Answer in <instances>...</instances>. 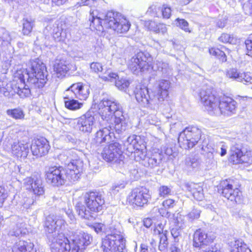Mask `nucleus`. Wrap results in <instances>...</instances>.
<instances>
[{"instance_id": "052dcab7", "label": "nucleus", "mask_w": 252, "mask_h": 252, "mask_svg": "<svg viewBox=\"0 0 252 252\" xmlns=\"http://www.w3.org/2000/svg\"><path fill=\"white\" fill-rule=\"evenodd\" d=\"M243 9L246 14H252V0H249L248 1L243 5Z\"/></svg>"}, {"instance_id": "680f3d73", "label": "nucleus", "mask_w": 252, "mask_h": 252, "mask_svg": "<svg viewBox=\"0 0 252 252\" xmlns=\"http://www.w3.org/2000/svg\"><path fill=\"white\" fill-rule=\"evenodd\" d=\"M0 38L3 41L6 42L7 43H10L12 39L10 33L6 31H4L2 32V34L0 36Z\"/></svg>"}, {"instance_id": "338daca9", "label": "nucleus", "mask_w": 252, "mask_h": 252, "mask_svg": "<svg viewBox=\"0 0 252 252\" xmlns=\"http://www.w3.org/2000/svg\"><path fill=\"white\" fill-rule=\"evenodd\" d=\"M227 20L226 17L219 19L216 22V26L219 28H224L226 24Z\"/></svg>"}, {"instance_id": "c03bdc74", "label": "nucleus", "mask_w": 252, "mask_h": 252, "mask_svg": "<svg viewBox=\"0 0 252 252\" xmlns=\"http://www.w3.org/2000/svg\"><path fill=\"white\" fill-rule=\"evenodd\" d=\"M171 189L166 186H162L158 189L159 195L165 197L171 194Z\"/></svg>"}, {"instance_id": "f257e3e1", "label": "nucleus", "mask_w": 252, "mask_h": 252, "mask_svg": "<svg viewBox=\"0 0 252 252\" xmlns=\"http://www.w3.org/2000/svg\"><path fill=\"white\" fill-rule=\"evenodd\" d=\"M67 169L63 167H51L46 172L47 182L54 187L64 185L66 181L74 182L80 178L83 166V161L78 157L75 152L69 150L60 156Z\"/></svg>"}, {"instance_id": "69168bd1", "label": "nucleus", "mask_w": 252, "mask_h": 252, "mask_svg": "<svg viewBox=\"0 0 252 252\" xmlns=\"http://www.w3.org/2000/svg\"><path fill=\"white\" fill-rule=\"evenodd\" d=\"M198 189V192L194 193V195H193V196L197 200H201L204 196L203 193V189L202 188H199Z\"/></svg>"}, {"instance_id": "ea45409f", "label": "nucleus", "mask_w": 252, "mask_h": 252, "mask_svg": "<svg viewBox=\"0 0 252 252\" xmlns=\"http://www.w3.org/2000/svg\"><path fill=\"white\" fill-rule=\"evenodd\" d=\"M6 113L15 119H22L24 117V112L21 109H8L6 111Z\"/></svg>"}, {"instance_id": "0eeeda50", "label": "nucleus", "mask_w": 252, "mask_h": 252, "mask_svg": "<svg viewBox=\"0 0 252 252\" xmlns=\"http://www.w3.org/2000/svg\"><path fill=\"white\" fill-rule=\"evenodd\" d=\"M20 74L32 91L43 88L48 80V75L45 65L39 59H36L31 62L29 70H21Z\"/></svg>"}, {"instance_id": "cd10ccee", "label": "nucleus", "mask_w": 252, "mask_h": 252, "mask_svg": "<svg viewBox=\"0 0 252 252\" xmlns=\"http://www.w3.org/2000/svg\"><path fill=\"white\" fill-rule=\"evenodd\" d=\"M71 65L65 60H57L54 65V70L58 78H62L70 69Z\"/></svg>"}, {"instance_id": "13d9d810", "label": "nucleus", "mask_w": 252, "mask_h": 252, "mask_svg": "<svg viewBox=\"0 0 252 252\" xmlns=\"http://www.w3.org/2000/svg\"><path fill=\"white\" fill-rule=\"evenodd\" d=\"M245 45L248 51V54L252 56V34L245 41Z\"/></svg>"}, {"instance_id": "412c9836", "label": "nucleus", "mask_w": 252, "mask_h": 252, "mask_svg": "<svg viewBox=\"0 0 252 252\" xmlns=\"http://www.w3.org/2000/svg\"><path fill=\"white\" fill-rule=\"evenodd\" d=\"M94 112L89 110L79 118L77 126L79 129L84 133H90L94 123Z\"/></svg>"}, {"instance_id": "f704fd0d", "label": "nucleus", "mask_w": 252, "mask_h": 252, "mask_svg": "<svg viewBox=\"0 0 252 252\" xmlns=\"http://www.w3.org/2000/svg\"><path fill=\"white\" fill-rule=\"evenodd\" d=\"M231 252H252L247 245L241 240H236L232 244Z\"/></svg>"}, {"instance_id": "1a4fd4ad", "label": "nucleus", "mask_w": 252, "mask_h": 252, "mask_svg": "<svg viewBox=\"0 0 252 252\" xmlns=\"http://www.w3.org/2000/svg\"><path fill=\"white\" fill-rule=\"evenodd\" d=\"M229 161L234 164L252 163V151L245 150L239 140L233 141L229 151Z\"/></svg>"}, {"instance_id": "864d4df0", "label": "nucleus", "mask_w": 252, "mask_h": 252, "mask_svg": "<svg viewBox=\"0 0 252 252\" xmlns=\"http://www.w3.org/2000/svg\"><path fill=\"white\" fill-rule=\"evenodd\" d=\"M160 214H161L162 216L165 217L166 218L173 219L175 220V223L177 224H179L180 221L178 219V216H181V214H179V213L177 214L176 216L175 214H171L170 212H167L166 213H162V212H160Z\"/></svg>"}, {"instance_id": "4d7b16f0", "label": "nucleus", "mask_w": 252, "mask_h": 252, "mask_svg": "<svg viewBox=\"0 0 252 252\" xmlns=\"http://www.w3.org/2000/svg\"><path fill=\"white\" fill-rule=\"evenodd\" d=\"M200 211L196 209H193L188 214V218L191 220L197 219L199 218Z\"/></svg>"}, {"instance_id": "ddd939ff", "label": "nucleus", "mask_w": 252, "mask_h": 252, "mask_svg": "<svg viewBox=\"0 0 252 252\" xmlns=\"http://www.w3.org/2000/svg\"><path fill=\"white\" fill-rule=\"evenodd\" d=\"M137 101L143 106L156 109L159 105V98H157L154 93L150 94L146 87H137L134 91Z\"/></svg>"}, {"instance_id": "a878e982", "label": "nucleus", "mask_w": 252, "mask_h": 252, "mask_svg": "<svg viewBox=\"0 0 252 252\" xmlns=\"http://www.w3.org/2000/svg\"><path fill=\"white\" fill-rule=\"evenodd\" d=\"M90 68L93 72L96 73L99 72L102 73L101 75L99 77L104 81H113L115 80L118 77V75L112 72L110 69H106L105 71L103 73L104 70L101 63L98 62H93L90 64Z\"/></svg>"}, {"instance_id": "7ed1b4c3", "label": "nucleus", "mask_w": 252, "mask_h": 252, "mask_svg": "<svg viewBox=\"0 0 252 252\" xmlns=\"http://www.w3.org/2000/svg\"><path fill=\"white\" fill-rule=\"evenodd\" d=\"M90 26L97 31L102 32L104 29L102 21L107 28L112 29L118 33H126L129 29L130 24L121 13L112 11L105 15L97 14V11H91Z\"/></svg>"}, {"instance_id": "7c9ffc66", "label": "nucleus", "mask_w": 252, "mask_h": 252, "mask_svg": "<svg viewBox=\"0 0 252 252\" xmlns=\"http://www.w3.org/2000/svg\"><path fill=\"white\" fill-rule=\"evenodd\" d=\"M163 155L159 153H155L148 156L146 160L142 162V164L146 167L151 168L158 166L161 162Z\"/></svg>"}, {"instance_id": "dca6fc26", "label": "nucleus", "mask_w": 252, "mask_h": 252, "mask_svg": "<svg viewBox=\"0 0 252 252\" xmlns=\"http://www.w3.org/2000/svg\"><path fill=\"white\" fill-rule=\"evenodd\" d=\"M90 94V86L82 82L72 84L64 92L65 98L76 97L80 100H86Z\"/></svg>"}, {"instance_id": "4be33fe9", "label": "nucleus", "mask_w": 252, "mask_h": 252, "mask_svg": "<svg viewBox=\"0 0 252 252\" xmlns=\"http://www.w3.org/2000/svg\"><path fill=\"white\" fill-rule=\"evenodd\" d=\"M214 239V236H209L205 231L199 229L194 233L193 246L199 248L201 251L204 250L205 246L211 243Z\"/></svg>"}, {"instance_id": "3c124183", "label": "nucleus", "mask_w": 252, "mask_h": 252, "mask_svg": "<svg viewBox=\"0 0 252 252\" xmlns=\"http://www.w3.org/2000/svg\"><path fill=\"white\" fill-rule=\"evenodd\" d=\"M162 17L164 19H168L171 15V9L168 5L164 4L161 8Z\"/></svg>"}, {"instance_id": "f3484780", "label": "nucleus", "mask_w": 252, "mask_h": 252, "mask_svg": "<svg viewBox=\"0 0 252 252\" xmlns=\"http://www.w3.org/2000/svg\"><path fill=\"white\" fill-rule=\"evenodd\" d=\"M71 252H85L93 241L92 236L83 231L76 232Z\"/></svg>"}, {"instance_id": "9d476101", "label": "nucleus", "mask_w": 252, "mask_h": 252, "mask_svg": "<svg viewBox=\"0 0 252 252\" xmlns=\"http://www.w3.org/2000/svg\"><path fill=\"white\" fill-rule=\"evenodd\" d=\"M101 248L103 252H127L126 240L120 231L113 232L102 239Z\"/></svg>"}, {"instance_id": "5701e85b", "label": "nucleus", "mask_w": 252, "mask_h": 252, "mask_svg": "<svg viewBox=\"0 0 252 252\" xmlns=\"http://www.w3.org/2000/svg\"><path fill=\"white\" fill-rule=\"evenodd\" d=\"M50 148L48 141L44 137H40L35 140L31 146L32 155L37 157H42L46 155Z\"/></svg>"}, {"instance_id": "8fccbe9b", "label": "nucleus", "mask_w": 252, "mask_h": 252, "mask_svg": "<svg viewBox=\"0 0 252 252\" xmlns=\"http://www.w3.org/2000/svg\"><path fill=\"white\" fill-rule=\"evenodd\" d=\"M176 21V24L177 27H180L181 29H183L186 32H189L188 28V23L185 20L177 19Z\"/></svg>"}, {"instance_id": "a18cd8bd", "label": "nucleus", "mask_w": 252, "mask_h": 252, "mask_svg": "<svg viewBox=\"0 0 252 252\" xmlns=\"http://www.w3.org/2000/svg\"><path fill=\"white\" fill-rule=\"evenodd\" d=\"M115 85L119 90H123L128 87L129 82L126 79H121L116 81Z\"/></svg>"}, {"instance_id": "e433bc0d", "label": "nucleus", "mask_w": 252, "mask_h": 252, "mask_svg": "<svg viewBox=\"0 0 252 252\" xmlns=\"http://www.w3.org/2000/svg\"><path fill=\"white\" fill-rule=\"evenodd\" d=\"M23 222H18L15 228L9 232L10 235L19 237L26 234L27 230Z\"/></svg>"}, {"instance_id": "2f4dec72", "label": "nucleus", "mask_w": 252, "mask_h": 252, "mask_svg": "<svg viewBox=\"0 0 252 252\" xmlns=\"http://www.w3.org/2000/svg\"><path fill=\"white\" fill-rule=\"evenodd\" d=\"M12 252H36V250L33 243L19 241L14 245Z\"/></svg>"}, {"instance_id": "aec40b11", "label": "nucleus", "mask_w": 252, "mask_h": 252, "mask_svg": "<svg viewBox=\"0 0 252 252\" xmlns=\"http://www.w3.org/2000/svg\"><path fill=\"white\" fill-rule=\"evenodd\" d=\"M24 185L26 189L37 196L44 194L45 189L41 178L37 177H27L24 180Z\"/></svg>"}, {"instance_id": "de8ad7c7", "label": "nucleus", "mask_w": 252, "mask_h": 252, "mask_svg": "<svg viewBox=\"0 0 252 252\" xmlns=\"http://www.w3.org/2000/svg\"><path fill=\"white\" fill-rule=\"evenodd\" d=\"M185 187L187 189L192 193V195H194V193L198 192L199 188H202L199 185L193 183H187Z\"/></svg>"}, {"instance_id": "f03ea898", "label": "nucleus", "mask_w": 252, "mask_h": 252, "mask_svg": "<svg viewBox=\"0 0 252 252\" xmlns=\"http://www.w3.org/2000/svg\"><path fill=\"white\" fill-rule=\"evenodd\" d=\"M66 225L65 220L53 215L47 217L45 221V229L47 237L51 243L50 244L52 252H69L71 248L69 241L60 232L63 230Z\"/></svg>"}, {"instance_id": "c9c22d12", "label": "nucleus", "mask_w": 252, "mask_h": 252, "mask_svg": "<svg viewBox=\"0 0 252 252\" xmlns=\"http://www.w3.org/2000/svg\"><path fill=\"white\" fill-rule=\"evenodd\" d=\"M65 95V94H64ZM76 97L65 98L64 96V103L65 107L72 110L79 109L83 106V103L79 102L77 100L74 99Z\"/></svg>"}, {"instance_id": "09e8293b", "label": "nucleus", "mask_w": 252, "mask_h": 252, "mask_svg": "<svg viewBox=\"0 0 252 252\" xmlns=\"http://www.w3.org/2000/svg\"><path fill=\"white\" fill-rule=\"evenodd\" d=\"M177 202V201L173 199H167L163 201L162 204L165 209H169L176 206Z\"/></svg>"}, {"instance_id": "20e7f679", "label": "nucleus", "mask_w": 252, "mask_h": 252, "mask_svg": "<svg viewBox=\"0 0 252 252\" xmlns=\"http://www.w3.org/2000/svg\"><path fill=\"white\" fill-rule=\"evenodd\" d=\"M74 202L78 215L82 219L92 220L103 209L105 199L101 192L95 190L82 194Z\"/></svg>"}, {"instance_id": "b1692460", "label": "nucleus", "mask_w": 252, "mask_h": 252, "mask_svg": "<svg viewBox=\"0 0 252 252\" xmlns=\"http://www.w3.org/2000/svg\"><path fill=\"white\" fill-rule=\"evenodd\" d=\"M226 76L232 80L241 82L245 84L248 83L252 84V73L250 72H241L236 68H231L227 70Z\"/></svg>"}, {"instance_id": "9b49d317", "label": "nucleus", "mask_w": 252, "mask_h": 252, "mask_svg": "<svg viewBox=\"0 0 252 252\" xmlns=\"http://www.w3.org/2000/svg\"><path fill=\"white\" fill-rule=\"evenodd\" d=\"M238 187L235 180H226L220 183L219 191L228 200L240 204L243 202V197Z\"/></svg>"}, {"instance_id": "a19ab883", "label": "nucleus", "mask_w": 252, "mask_h": 252, "mask_svg": "<svg viewBox=\"0 0 252 252\" xmlns=\"http://www.w3.org/2000/svg\"><path fill=\"white\" fill-rule=\"evenodd\" d=\"M166 234L167 233L164 234L162 233V234H159V242L158 248L161 251H164L168 245Z\"/></svg>"}, {"instance_id": "4468645a", "label": "nucleus", "mask_w": 252, "mask_h": 252, "mask_svg": "<svg viewBox=\"0 0 252 252\" xmlns=\"http://www.w3.org/2000/svg\"><path fill=\"white\" fill-rule=\"evenodd\" d=\"M217 102L212 114L229 115L234 113L237 103L232 98L226 95L219 96Z\"/></svg>"}, {"instance_id": "393cba45", "label": "nucleus", "mask_w": 252, "mask_h": 252, "mask_svg": "<svg viewBox=\"0 0 252 252\" xmlns=\"http://www.w3.org/2000/svg\"><path fill=\"white\" fill-rule=\"evenodd\" d=\"M114 136V133L111 132L110 129L105 127L97 131L92 141V145L95 147L103 143H109Z\"/></svg>"}, {"instance_id": "4c0bfd02", "label": "nucleus", "mask_w": 252, "mask_h": 252, "mask_svg": "<svg viewBox=\"0 0 252 252\" xmlns=\"http://www.w3.org/2000/svg\"><path fill=\"white\" fill-rule=\"evenodd\" d=\"M133 153H134L136 157H138L139 159L141 160L142 163V162H144V160H146V158L148 157L146 147L144 143L141 145L138 149L134 150Z\"/></svg>"}, {"instance_id": "72a5a7b5", "label": "nucleus", "mask_w": 252, "mask_h": 252, "mask_svg": "<svg viewBox=\"0 0 252 252\" xmlns=\"http://www.w3.org/2000/svg\"><path fill=\"white\" fill-rule=\"evenodd\" d=\"M22 34L24 35L30 36L34 26V20L31 18H24L22 21Z\"/></svg>"}, {"instance_id": "5fc2aeb1", "label": "nucleus", "mask_w": 252, "mask_h": 252, "mask_svg": "<svg viewBox=\"0 0 252 252\" xmlns=\"http://www.w3.org/2000/svg\"><path fill=\"white\" fill-rule=\"evenodd\" d=\"M157 24L155 21L152 20L145 21L144 26L149 30L155 32L157 27Z\"/></svg>"}, {"instance_id": "774afa93", "label": "nucleus", "mask_w": 252, "mask_h": 252, "mask_svg": "<svg viewBox=\"0 0 252 252\" xmlns=\"http://www.w3.org/2000/svg\"><path fill=\"white\" fill-rule=\"evenodd\" d=\"M164 225L165 223L164 224H163L161 222L158 223L156 227L155 232L157 231L158 234H162V233L164 234L167 233V231L166 230H164Z\"/></svg>"}, {"instance_id": "49530a36", "label": "nucleus", "mask_w": 252, "mask_h": 252, "mask_svg": "<svg viewBox=\"0 0 252 252\" xmlns=\"http://www.w3.org/2000/svg\"><path fill=\"white\" fill-rule=\"evenodd\" d=\"M202 150L210 154V156H212L213 153L215 152V149L212 147L211 145L208 143L207 140L204 139L202 143Z\"/></svg>"}, {"instance_id": "473e14b6", "label": "nucleus", "mask_w": 252, "mask_h": 252, "mask_svg": "<svg viewBox=\"0 0 252 252\" xmlns=\"http://www.w3.org/2000/svg\"><path fill=\"white\" fill-rule=\"evenodd\" d=\"M201 161L198 156L191 155L187 157L185 160L186 169L189 171L197 170L201 165Z\"/></svg>"}, {"instance_id": "0e129e2a", "label": "nucleus", "mask_w": 252, "mask_h": 252, "mask_svg": "<svg viewBox=\"0 0 252 252\" xmlns=\"http://www.w3.org/2000/svg\"><path fill=\"white\" fill-rule=\"evenodd\" d=\"M181 247L178 242H176L171 246L170 250L171 252H182Z\"/></svg>"}, {"instance_id": "e2e57ef3", "label": "nucleus", "mask_w": 252, "mask_h": 252, "mask_svg": "<svg viewBox=\"0 0 252 252\" xmlns=\"http://www.w3.org/2000/svg\"><path fill=\"white\" fill-rule=\"evenodd\" d=\"M155 32L156 33H161L162 34L165 33L167 32V28L165 25L163 24L159 23L157 24V27L156 28Z\"/></svg>"}, {"instance_id": "bb28decb", "label": "nucleus", "mask_w": 252, "mask_h": 252, "mask_svg": "<svg viewBox=\"0 0 252 252\" xmlns=\"http://www.w3.org/2000/svg\"><path fill=\"white\" fill-rule=\"evenodd\" d=\"M11 149L14 155L17 157L26 158L29 152V144L25 141L14 142Z\"/></svg>"}, {"instance_id": "f8f14e48", "label": "nucleus", "mask_w": 252, "mask_h": 252, "mask_svg": "<svg viewBox=\"0 0 252 252\" xmlns=\"http://www.w3.org/2000/svg\"><path fill=\"white\" fill-rule=\"evenodd\" d=\"M201 137L200 129L196 127H188L180 133L178 143L181 148L189 149L201 141Z\"/></svg>"}, {"instance_id": "37998d69", "label": "nucleus", "mask_w": 252, "mask_h": 252, "mask_svg": "<svg viewBox=\"0 0 252 252\" xmlns=\"http://www.w3.org/2000/svg\"><path fill=\"white\" fill-rule=\"evenodd\" d=\"M96 0H80L75 5L76 8L82 6H89L91 7L94 6L96 2Z\"/></svg>"}, {"instance_id": "79ce46f5", "label": "nucleus", "mask_w": 252, "mask_h": 252, "mask_svg": "<svg viewBox=\"0 0 252 252\" xmlns=\"http://www.w3.org/2000/svg\"><path fill=\"white\" fill-rule=\"evenodd\" d=\"M34 201L33 198L30 197H23V198L19 200V203L24 208L28 209L33 204Z\"/></svg>"}, {"instance_id": "423d86ee", "label": "nucleus", "mask_w": 252, "mask_h": 252, "mask_svg": "<svg viewBox=\"0 0 252 252\" xmlns=\"http://www.w3.org/2000/svg\"><path fill=\"white\" fill-rule=\"evenodd\" d=\"M152 57L149 53L139 52L131 59L128 63V67L135 74L149 70L151 68L154 70L161 72L164 75L169 73L170 69L167 63L156 61L154 66H152Z\"/></svg>"}, {"instance_id": "6e6d98bb", "label": "nucleus", "mask_w": 252, "mask_h": 252, "mask_svg": "<svg viewBox=\"0 0 252 252\" xmlns=\"http://www.w3.org/2000/svg\"><path fill=\"white\" fill-rule=\"evenodd\" d=\"M233 38L231 36L230 34L227 33H222L221 36L219 38V40L223 43H231L233 41Z\"/></svg>"}, {"instance_id": "2eb2a0df", "label": "nucleus", "mask_w": 252, "mask_h": 252, "mask_svg": "<svg viewBox=\"0 0 252 252\" xmlns=\"http://www.w3.org/2000/svg\"><path fill=\"white\" fill-rule=\"evenodd\" d=\"M151 199L149 190L145 187H139L133 189L129 196V201L133 206L142 207L148 204Z\"/></svg>"}, {"instance_id": "6ab92c4d", "label": "nucleus", "mask_w": 252, "mask_h": 252, "mask_svg": "<svg viewBox=\"0 0 252 252\" xmlns=\"http://www.w3.org/2000/svg\"><path fill=\"white\" fill-rule=\"evenodd\" d=\"M101 155L107 162H117L122 155L121 145L116 142L110 144L104 148Z\"/></svg>"}, {"instance_id": "603ef678", "label": "nucleus", "mask_w": 252, "mask_h": 252, "mask_svg": "<svg viewBox=\"0 0 252 252\" xmlns=\"http://www.w3.org/2000/svg\"><path fill=\"white\" fill-rule=\"evenodd\" d=\"M176 225L177 227L173 228L171 230V233L172 236L175 239V242H178V237L181 235V229H180V228L181 227V225H179V224L178 225L177 224Z\"/></svg>"}, {"instance_id": "bf43d9fd", "label": "nucleus", "mask_w": 252, "mask_h": 252, "mask_svg": "<svg viewBox=\"0 0 252 252\" xmlns=\"http://www.w3.org/2000/svg\"><path fill=\"white\" fill-rule=\"evenodd\" d=\"M7 196V195L5 189L2 186H0V208L2 207L4 201Z\"/></svg>"}, {"instance_id": "39448f33", "label": "nucleus", "mask_w": 252, "mask_h": 252, "mask_svg": "<svg viewBox=\"0 0 252 252\" xmlns=\"http://www.w3.org/2000/svg\"><path fill=\"white\" fill-rule=\"evenodd\" d=\"M98 113L102 119L108 122L115 117L114 129L120 133L126 128V123L123 115L121 105L113 99H103L98 104Z\"/></svg>"}, {"instance_id": "a211bd4d", "label": "nucleus", "mask_w": 252, "mask_h": 252, "mask_svg": "<svg viewBox=\"0 0 252 252\" xmlns=\"http://www.w3.org/2000/svg\"><path fill=\"white\" fill-rule=\"evenodd\" d=\"M201 103L204 106L208 112L212 114L215 107L217 104L218 97L213 93L211 88L203 87L199 94Z\"/></svg>"}, {"instance_id": "6e6552de", "label": "nucleus", "mask_w": 252, "mask_h": 252, "mask_svg": "<svg viewBox=\"0 0 252 252\" xmlns=\"http://www.w3.org/2000/svg\"><path fill=\"white\" fill-rule=\"evenodd\" d=\"M21 71H17L12 81L8 82L6 78L0 79V92L6 97H10L17 93L21 98L30 96L32 91L21 75Z\"/></svg>"}, {"instance_id": "58836bf2", "label": "nucleus", "mask_w": 252, "mask_h": 252, "mask_svg": "<svg viewBox=\"0 0 252 252\" xmlns=\"http://www.w3.org/2000/svg\"><path fill=\"white\" fill-rule=\"evenodd\" d=\"M209 53L211 55L218 58L222 63L226 61V56L225 54L219 49L212 48L209 49Z\"/></svg>"}, {"instance_id": "c756f323", "label": "nucleus", "mask_w": 252, "mask_h": 252, "mask_svg": "<svg viewBox=\"0 0 252 252\" xmlns=\"http://www.w3.org/2000/svg\"><path fill=\"white\" fill-rule=\"evenodd\" d=\"M170 87V83L168 80L162 79L159 81L158 93L156 95V98H159V104L168 95V92Z\"/></svg>"}, {"instance_id": "c85d7f7f", "label": "nucleus", "mask_w": 252, "mask_h": 252, "mask_svg": "<svg viewBox=\"0 0 252 252\" xmlns=\"http://www.w3.org/2000/svg\"><path fill=\"white\" fill-rule=\"evenodd\" d=\"M143 143V140L140 136L132 134L128 136L125 141L124 146L129 153H132L134 150L138 149V147Z\"/></svg>"}]
</instances>
